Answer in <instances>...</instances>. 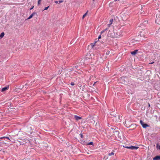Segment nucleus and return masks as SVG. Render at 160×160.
<instances>
[{
  "mask_svg": "<svg viewBox=\"0 0 160 160\" xmlns=\"http://www.w3.org/2000/svg\"><path fill=\"white\" fill-rule=\"evenodd\" d=\"M95 43H92L91 44V46L92 47V48H93L95 45Z\"/></svg>",
  "mask_w": 160,
  "mask_h": 160,
  "instance_id": "nucleus-12",
  "label": "nucleus"
},
{
  "mask_svg": "<svg viewBox=\"0 0 160 160\" xmlns=\"http://www.w3.org/2000/svg\"><path fill=\"white\" fill-rule=\"evenodd\" d=\"M158 149L160 150V145L158 148Z\"/></svg>",
  "mask_w": 160,
  "mask_h": 160,
  "instance_id": "nucleus-34",
  "label": "nucleus"
},
{
  "mask_svg": "<svg viewBox=\"0 0 160 160\" xmlns=\"http://www.w3.org/2000/svg\"><path fill=\"white\" fill-rule=\"evenodd\" d=\"M153 160H160V156H157L153 158Z\"/></svg>",
  "mask_w": 160,
  "mask_h": 160,
  "instance_id": "nucleus-6",
  "label": "nucleus"
},
{
  "mask_svg": "<svg viewBox=\"0 0 160 160\" xmlns=\"http://www.w3.org/2000/svg\"><path fill=\"white\" fill-rule=\"evenodd\" d=\"M5 138V137H0V139H3V138Z\"/></svg>",
  "mask_w": 160,
  "mask_h": 160,
  "instance_id": "nucleus-23",
  "label": "nucleus"
},
{
  "mask_svg": "<svg viewBox=\"0 0 160 160\" xmlns=\"http://www.w3.org/2000/svg\"><path fill=\"white\" fill-rule=\"evenodd\" d=\"M74 118H75V119L77 121H78L79 120L81 119H82V118L81 117L78 116H77V115H75L74 116Z\"/></svg>",
  "mask_w": 160,
  "mask_h": 160,
  "instance_id": "nucleus-4",
  "label": "nucleus"
},
{
  "mask_svg": "<svg viewBox=\"0 0 160 160\" xmlns=\"http://www.w3.org/2000/svg\"><path fill=\"white\" fill-rule=\"evenodd\" d=\"M142 126L143 128H145L148 127V125L147 124L144 123L142 125Z\"/></svg>",
  "mask_w": 160,
  "mask_h": 160,
  "instance_id": "nucleus-10",
  "label": "nucleus"
},
{
  "mask_svg": "<svg viewBox=\"0 0 160 160\" xmlns=\"http://www.w3.org/2000/svg\"><path fill=\"white\" fill-rule=\"evenodd\" d=\"M156 16L157 18H158V17L159 18H160V12L159 13L157 14Z\"/></svg>",
  "mask_w": 160,
  "mask_h": 160,
  "instance_id": "nucleus-13",
  "label": "nucleus"
},
{
  "mask_svg": "<svg viewBox=\"0 0 160 160\" xmlns=\"http://www.w3.org/2000/svg\"><path fill=\"white\" fill-rule=\"evenodd\" d=\"M113 20V19H111L110 20V21H109V22L110 23V24H112Z\"/></svg>",
  "mask_w": 160,
  "mask_h": 160,
  "instance_id": "nucleus-16",
  "label": "nucleus"
},
{
  "mask_svg": "<svg viewBox=\"0 0 160 160\" xmlns=\"http://www.w3.org/2000/svg\"><path fill=\"white\" fill-rule=\"evenodd\" d=\"M80 135L81 137L82 138V134H80Z\"/></svg>",
  "mask_w": 160,
  "mask_h": 160,
  "instance_id": "nucleus-32",
  "label": "nucleus"
},
{
  "mask_svg": "<svg viewBox=\"0 0 160 160\" xmlns=\"http://www.w3.org/2000/svg\"><path fill=\"white\" fill-rule=\"evenodd\" d=\"M70 84L71 85L73 86L75 85V84L74 82H71Z\"/></svg>",
  "mask_w": 160,
  "mask_h": 160,
  "instance_id": "nucleus-21",
  "label": "nucleus"
},
{
  "mask_svg": "<svg viewBox=\"0 0 160 160\" xmlns=\"http://www.w3.org/2000/svg\"><path fill=\"white\" fill-rule=\"evenodd\" d=\"M101 38V35H100L98 37V39H100V38Z\"/></svg>",
  "mask_w": 160,
  "mask_h": 160,
  "instance_id": "nucleus-27",
  "label": "nucleus"
},
{
  "mask_svg": "<svg viewBox=\"0 0 160 160\" xmlns=\"http://www.w3.org/2000/svg\"><path fill=\"white\" fill-rule=\"evenodd\" d=\"M111 25V24H108L107 25H108V28L109 27H110V25Z\"/></svg>",
  "mask_w": 160,
  "mask_h": 160,
  "instance_id": "nucleus-26",
  "label": "nucleus"
},
{
  "mask_svg": "<svg viewBox=\"0 0 160 160\" xmlns=\"http://www.w3.org/2000/svg\"><path fill=\"white\" fill-rule=\"evenodd\" d=\"M93 144V143L92 142H90L88 144V145H92Z\"/></svg>",
  "mask_w": 160,
  "mask_h": 160,
  "instance_id": "nucleus-17",
  "label": "nucleus"
},
{
  "mask_svg": "<svg viewBox=\"0 0 160 160\" xmlns=\"http://www.w3.org/2000/svg\"><path fill=\"white\" fill-rule=\"evenodd\" d=\"M4 32H2V33H1L0 35V38H2L4 36Z\"/></svg>",
  "mask_w": 160,
  "mask_h": 160,
  "instance_id": "nucleus-9",
  "label": "nucleus"
},
{
  "mask_svg": "<svg viewBox=\"0 0 160 160\" xmlns=\"http://www.w3.org/2000/svg\"><path fill=\"white\" fill-rule=\"evenodd\" d=\"M110 53V51H108L106 52V55H109Z\"/></svg>",
  "mask_w": 160,
  "mask_h": 160,
  "instance_id": "nucleus-14",
  "label": "nucleus"
},
{
  "mask_svg": "<svg viewBox=\"0 0 160 160\" xmlns=\"http://www.w3.org/2000/svg\"><path fill=\"white\" fill-rule=\"evenodd\" d=\"M49 6H48V7H45V8L43 10H47V9L48 8H49Z\"/></svg>",
  "mask_w": 160,
  "mask_h": 160,
  "instance_id": "nucleus-19",
  "label": "nucleus"
},
{
  "mask_svg": "<svg viewBox=\"0 0 160 160\" xmlns=\"http://www.w3.org/2000/svg\"><path fill=\"white\" fill-rule=\"evenodd\" d=\"M55 2L56 3V4H58V1H56Z\"/></svg>",
  "mask_w": 160,
  "mask_h": 160,
  "instance_id": "nucleus-31",
  "label": "nucleus"
},
{
  "mask_svg": "<svg viewBox=\"0 0 160 160\" xmlns=\"http://www.w3.org/2000/svg\"><path fill=\"white\" fill-rule=\"evenodd\" d=\"M111 37H112V38H114L116 37V36H113V35H111Z\"/></svg>",
  "mask_w": 160,
  "mask_h": 160,
  "instance_id": "nucleus-28",
  "label": "nucleus"
},
{
  "mask_svg": "<svg viewBox=\"0 0 160 160\" xmlns=\"http://www.w3.org/2000/svg\"><path fill=\"white\" fill-rule=\"evenodd\" d=\"M113 152H109L108 154L109 156H110L112 155H114V151H113Z\"/></svg>",
  "mask_w": 160,
  "mask_h": 160,
  "instance_id": "nucleus-8",
  "label": "nucleus"
},
{
  "mask_svg": "<svg viewBox=\"0 0 160 160\" xmlns=\"http://www.w3.org/2000/svg\"><path fill=\"white\" fill-rule=\"evenodd\" d=\"M88 11H87L82 16V19H83L86 16L87 13H88Z\"/></svg>",
  "mask_w": 160,
  "mask_h": 160,
  "instance_id": "nucleus-11",
  "label": "nucleus"
},
{
  "mask_svg": "<svg viewBox=\"0 0 160 160\" xmlns=\"http://www.w3.org/2000/svg\"><path fill=\"white\" fill-rule=\"evenodd\" d=\"M140 123L142 125L144 124V122L142 120L140 121Z\"/></svg>",
  "mask_w": 160,
  "mask_h": 160,
  "instance_id": "nucleus-18",
  "label": "nucleus"
},
{
  "mask_svg": "<svg viewBox=\"0 0 160 160\" xmlns=\"http://www.w3.org/2000/svg\"><path fill=\"white\" fill-rule=\"evenodd\" d=\"M5 138H7V139L9 140V141H10V139H9V138L8 137H5Z\"/></svg>",
  "mask_w": 160,
  "mask_h": 160,
  "instance_id": "nucleus-22",
  "label": "nucleus"
},
{
  "mask_svg": "<svg viewBox=\"0 0 160 160\" xmlns=\"http://www.w3.org/2000/svg\"><path fill=\"white\" fill-rule=\"evenodd\" d=\"M148 32L147 30H142L141 31L140 35L141 37H142V38H147L148 36Z\"/></svg>",
  "mask_w": 160,
  "mask_h": 160,
  "instance_id": "nucleus-1",
  "label": "nucleus"
},
{
  "mask_svg": "<svg viewBox=\"0 0 160 160\" xmlns=\"http://www.w3.org/2000/svg\"><path fill=\"white\" fill-rule=\"evenodd\" d=\"M42 1V0H38V6H39L40 5L41 2Z\"/></svg>",
  "mask_w": 160,
  "mask_h": 160,
  "instance_id": "nucleus-15",
  "label": "nucleus"
},
{
  "mask_svg": "<svg viewBox=\"0 0 160 160\" xmlns=\"http://www.w3.org/2000/svg\"><path fill=\"white\" fill-rule=\"evenodd\" d=\"M154 63V62H151V63H150L149 64H153Z\"/></svg>",
  "mask_w": 160,
  "mask_h": 160,
  "instance_id": "nucleus-33",
  "label": "nucleus"
},
{
  "mask_svg": "<svg viewBox=\"0 0 160 160\" xmlns=\"http://www.w3.org/2000/svg\"><path fill=\"white\" fill-rule=\"evenodd\" d=\"M8 87H4L2 89L1 91L3 92V91H4L5 90H8Z\"/></svg>",
  "mask_w": 160,
  "mask_h": 160,
  "instance_id": "nucleus-7",
  "label": "nucleus"
},
{
  "mask_svg": "<svg viewBox=\"0 0 160 160\" xmlns=\"http://www.w3.org/2000/svg\"><path fill=\"white\" fill-rule=\"evenodd\" d=\"M126 148H128V149H132V150L133 149L137 150L139 148V147H138L134 146H131L130 147H126Z\"/></svg>",
  "mask_w": 160,
  "mask_h": 160,
  "instance_id": "nucleus-2",
  "label": "nucleus"
},
{
  "mask_svg": "<svg viewBox=\"0 0 160 160\" xmlns=\"http://www.w3.org/2000/svg\"><path fill=\"white\" fill-rule=\"evenodd\" d=\"M110 129H111L113 131V132H114V131L113 130V128H110Z\"/></svg>",
  "mask_w": 160,
  "mask_h": 160,
  "instance_id": "nucleus-25",
  "label": "nucleus"
},
{
  "mask_svg": "<svg viewBox=\"0 0 160 160\" xmlns=\"http://www.w3.org/2000/svg\"><path fill=\"white\" fill-rule=\"evenodd\" d=\"M35 14H36V12H33L31 15L28 18V19H31V18Z\"/></svg>",
  "mask_w": 160,
  "mask_h": 160,
  "instance_id": "nucleus-5",
  "label": "nucleus"
},
{
  "mask_svg": "<svg viewBox=\"0 0 160 160\" xmlns=\"http://www.w3.org/2000/svg\"><path fill=\"white\" fill-rule=\"evenodd\" d=\"M138 51V50H136L133 51L131 52L130 53L132 55H134L137 53Z\"/></svg>",
  "mask_w": 160,
  "mask_h": 160,
  "instance_id": "nucleus-3",
  "label": "nucleus"
},
{
  "mask_svg": "<svg viewBox=\"0 0 160 160\" xmlns=\"http://www.w3.org/2000/svg\"><path fill=\"white\" fill-rule=\"evenodd\" d=\"M97 82H95L94 83V84H93V85H95L97 83Z\"/></svg>",
  "mask_w": 160,
  "mask_h": 160,
  "instance_id": "nucleus-29",
  "label": "nucleus"
},
{
  "mask_svg": "<svg viewBox=\"0 0 160 160\" xmlns=\"http://www.w3.org/2000/svg\"><path fill=\"white\" fill-rule=\"evenodd\" d=\"M58 2H59V3H62V2H63V1H62V0H60V1H58Z\"/></svg>",
  "mask_w": 160,
  "mask_h": 160,
  "instance_id": "nucleus-24",
  "label": "nucleus"
},
{
  "mask_svg": "<svg viewBox=\"0 0 160 160\" xmlns=\"http://www.w3.org/2000/svg\"><path fill=\"white\" fill-rule=\"evenodd\" d=\"M108 29V28H106L103 31H102L101 32V33H102L103 32H104V31H106V30H107Z\"/></svg>",
  "mask_w": 160,
  "mask_h": 160,
  "instance_id": "nucleus-20",
  "label": "nucleus"
},
{
  "mask_svg": "<svg viewBox=\"0 0 160 160\" xmlns=\"http://www.w3.org/2000/svg\"><path fill=\"white\" fill-rule=\"evenodd\" d=\"M150 106V105L149 104L148 106L149 107V106Z\"/></svg>",
  "mask_w": 160,
  "mask_h": 160,
  "instance_id": "nucleus-35",
  "label": "nucleus"
},
{
  "mask_svg": "<svg viewBox=\"0 0 160 160\" xmlns=\"http://www.w3.org/2000/svg\"><path fill=\"white\" fill-rule=\"evenodd\" d=\"M33 8H34V6H32V8H30V10H32V9Z\"/></svg>",
  "mask_w": 160,
  "mask_h": 160,
  "instance_id": "nucleus-30",
  "label": "nucleus"
}]
</instances>
